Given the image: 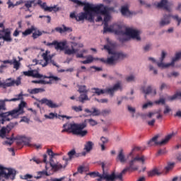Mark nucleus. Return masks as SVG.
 <instances>
[{
	"label": "nucleus",
	"mask_w": 181,
	"mask_h": 181,
	"mask_svg": "<svg viewBox=\"0 0 181 181\" xmlns=\"http://www.w3.org/2000/svg\"><path fill=\"white\" fill-rule=\"evenodd\" d=\"M18 99H4L0 100V124L4 125L6 121H11L12 118H18L19 115H23L25 114V110L23 108L26 107V102L21 101V103L18 105V107L13 110L8 112H1V111H6V104L5 103H11L15 102Z\"/></svg>",
	"instance_id": "1"
},
{
	"label": "nucleus",
	"mask_w": 181,
	"mask_h": 181,
	"mask_svg": "<svg viewBox=\"0 0 181 181\" xmlns=\"http://www.w3.org/2000/svg\"><path fill=\"white\" fill-rule=\"evenodd\" d=\"M86 127V122L80 124L66 123L63 125V128L64 129L62 131V132H71V134H73L74 135L83 137L88 134V131L83 130Z\"/></svg>",
	"instance_id": "2"
},
{
	"label": "nucleus",
	"mask_w": 181,
	"mask_h": 181,
	"mask_svg": "<svg viewBox=\"0 0 181 181\" xmlns=\"http://www.w3.org/2000/svg\"><path fill=\"white\" fill-rule=\"evenodd\" d=\"M115 35H118L119 36H122L119 37V41L122 43L124 42H128L132 39H136V40H141V37H139V30L132 29L131 28H127L125 31L119 29L114 30Z\"/></svg>",
	"instance_id": "3"
},
{
	"label": "nucleus",
	"mask_w": 181,
	"mask_h": 181,
	"mask_svg": "<svg viewBox=\"0 0 181 181\" xmlns=\"http://www.w3.org/2000/svg\"><path fill=\"white\" fill-rule=\"evenodd\" d=\"M139 147H134L132 152L129 153V156H132V159L128 161V167H126L123 172H134L135 170H138V166L136 165L137 162H141V163H145V156H136V157H134V152L135 151H139Z\"/></svg>",
	"instance_id": "4"
},
{
	"label": "nucleus",
	"mask_w": 181,
	"mask_h": 181,
	"mask_svg": "<svg viewBox=\"0 0 181 181\" xmlns=\"http://www.w3.org/2000/svg\"><path fill=\"white\" fill-rule=\"evenodd\" d=\"M7 141H5L3 142V145H12L13 144V141H16L19 139V141H17V145L21 146L22 144L25 145V146H29L30 148H36V149H40L42 148V146L37 145V144H30V139L29 137L20 136L18 137H13V134H12L11 137H6Z\"/></svg>",
	"instance_id": "5"
},
{
	"label": "nucleus",
	"mask_w": 181,
	"mask_h": 181,
	"mask_svg": "<svg viewBox=\"0 0 181 181\" xmlns=\"http://www.w3.org/2000/svg\"><path fill=\"white\" fill-rule=\"evenodd\" d=\"M83 11L85 12L81 13L79 16H77V22H80V21H88L90 23H94V8L95 6L94 4H91L90 3H87L85 6H83Z\"/></svg>",
	"instance_id": "6"
},
{
	"label": "nucleus",
	"mask_w": 181,
	"mask_h": 181,
	"mask_svg": "<svg viewBox=\"0 0 181 181\" xmlns=\"http://www.w3.org/2000/svg\"><path fill=\"white\" fill-rule=\"evenodd\" d=\"M93 11H94V13L96 15L104 16V19H103L104 24L108 23V22H110V20L111 19V16L110 15L108 8L104 6V4H99V5L95 6Z\"/></svg>",
	"instance_id": "7"
},
{
	"label": "nucleus",
	"mask_w": 181,
	"mask_h": 181,
	"mask_svg": "<svg viewBox=\"0 0 181 181\" xmlns=\"http://www.w3.org/2000/svg\"><path fill=\"white\" fill-rule=\"evenodd\" d=\"M166 57V52L165 51H162L161 52V57L160 58V62H157V66L159 67H161L162 69H165L166 67H170V66H175V62H177V60H180L181 59V52H177L175 54V57L172 59V62L168 64H163V60H165V58Z\"/></svg>",
	"instance_id": "8"
},
{
	"label": "nucleus",
	"mask_w": 181,
	"mask_h": 181,
	"mask_svg": "<svg viewBox=\"0 0 181 181\" xmlns=\"http://www.w3.org/2000/svg\"><path fill=\"white\" fill-rule=\"evenodd\" d=\"M42 57L45 62H43V60H40V64L42 67H46L49 66L50 63L55 66V67H59V65H57L56 62H54V60L53 59V57H54V54H50V51L46 50L45 52L42 53Z\"/></svg>",
	"instance_id": "9"
},
{
	"label": "nucleus",
	"mask_w": 181,
	"mask_h": 181,
	"mask_svg": "<svg viewBox=\"0 0 181 181\" xmlns=\"http://www.w3.org/2000/svg\"><path fill=\"white\" fill-rule=\"evenodd\" d=\"M106 42L102 50H107L108 54H112L111 57L106 59V64H114V42L110 40V38H107Z\"/></svg>",
	"instance_id": "10"
},
{
	"label": "nucleus",
	"mask_w": 181,
	"mask_h": 181,
	"mask_svg": "<svg viewBox=\"0 0 181 181\" xmlns=\"http://www.w3.org/2000/svg\"><path fill=\"white\" fill-rule=\"evenodd\" d=\"M173 136H175V133L168 134L161 141H158V138H159V135H156L150 141H148V146H153V145H160V146H162L163 145H166V144L169 142V140Z\"/></svg>",
	"instance_id": "11"
},
{
	"label": "nucleus",
	"mask_w": 181,
	"mask_h": 181,
	"mask_svg": "<svg viewBox=\"0 0 181 181\" xmlns=\"http://www.w3.org/2000/svg\"><path fill=\"white\" fill-rule=\"evenodd\" d=\"M47 153L49 156V164L52 170H54V172H57V170L63 169V165L59 163H54V162L53 161V158H54L55 156H59V153L53 152V151L50 148L47 149Z\"/></svg>",
	"instance_id": "12"
},
{
	"label": "nucleus",
	"mask_w": 181,
	"mask_h": 181,
	"mask_svg": "<svg viewBox=\"0 0 181 181\" xmlns=\"http://www.w3.org/2000/svg\"><path fill=\"white\" fill-rule=\"evenodd\" d=\"M0 39H3L4 42H12L11 30H9V28H5V25H4L3 23H0Z\"/></svg>",
	"instance_id": "13"
},
{
	"label": "nucleus",
	"mask_w": 181,
	"mask_h": 181,
	"mask_svg": "<svg viewBox=\"0 0 181 181\" xmlns=\"http://www.w3.org/2000/svg\"><path fill=\"white\" fill-rule=\"evenodd\" d=\"M33 33V35H32ZM23 36L26 37L29 35H32L33 39H37L40 36H42V31L37 30L35 25H31L30 28H27L24 32L22 33Z\"/></svg>",
	"instance_id": "14"
},
{
	"label": "nucleus",
	"mask_w": 181,
	"mask_h": 181,
	"mask_svg": "<svg viewBox=\"0 0 181 181\" xmlns=\"http://www.w3.org/2000/svg\"><path fill=\"white\" fill-rule=\"evenodd\" d=\"M100 165L102 166L103 174L98 176L99 178L97 179V181H103V179L106 181H114V171L112 172L111 175L105 173V165H107V163L100 162Z\"/></svg>",
	"instance_id": "15"
},
{
	"label": "nucleus",
	"mask_w": 181,
	"mask_h": 181,
	"mask_svg": "<svg viewBox=\"0 0 181 181\" xmlns=\"http://www.w3.org/2000/svg\"><path fill=\"white\" fill-rule=\"evenodd\" d=\"M20 86L21 78H18L17 80H12V78H7L5 81L0 80V88L6 89L8 87H13V86Z\"/></svg>",
	"instance_id": "16"
},
{
	"label": "nucleus",
	"mask_w": 181,
	"mask_h": 181,
	"mask_svg": "<svg viewBox=\"0 0 181 181\" xmlns=\"http://www.w3.org/2000/svg\"><path fill=\"white\" fill-rule=\"evenodd\" d=\"M170 18H173V19H175L178 22L177 26L180 25L181 18H180L178 16L165 15L160 22V26H166V25H169V23H170Z\"/></svg>",
	"instance_id": "17"
},
{
	"label": "nucleus",
	"mask_w": 181,
	"mask_h": 181,
	"mask_svg": "<svg viewBox=\"0 0 181 181\" xmlns=\"http://www.w3.org/2000/svg\"><path fill=\"white\" fill-rule=\"evenodd\" d=\"M92 91L93 94H96V95H101V94H109L110 95H112L114 94V86L110 88H106L105 89H100L98 88H92Z\"/></svg>",
	"instance_id": "18"
},
{
	"label": "nucleus",
	"mask_w": 181,
	"mask_h": 181,
	"mask_svg": "<svg viewBox=\"0 0 181 181\" xmlns=\"http://www.w3.org/2000/svg\"><path fill=\"white\" fill-rule=\"evenodd\" d=\"M68 156L69 158L64 156L62 158L63 160H65L64 168H66L67 165H69V162H70V160L74 159V158H78L79 156H81V154L80 153H76L75 149H72L69 152H68Z\"/></svg>",
	"instance_id": "19"
},
{
	"label": "nucleus",
	"mask_w": 181,
	"mask_h": 181,
	"mask_svg": "<svg viewBox=\"0 0 181 181\" xmlns=\"http://www.w3.org/2000/svg\"><path fill=\"white\" fill-rule=\"evenodd\" d=\"M32 98H34V100H36V101H38V103H40V104H45V105H47V107H49V108H59V105L54 103L53 100L47 99L46 98L39 100L35 98V96H32Z\"/></svg>",
	"instance_id": "20"
},
{
	"label": "nucleus",
	"mask_w": 181,
	"mask_h": 181,
	"mask_svg": "<svg viewBox=\"0 0 181 181\" xmlns=\"http://www.w3.org/2000/svg\"><path fill=\"white\" fill-rule=\"evenodd\" d=\"M15 128V123H10L6 127L0 129V138H6V134H9Z\"/></svg>",
	"instance_id": "21"
},
{
	"label": "nucleus",
	"mask_w": 181,
	"mask_h": 181,
	"mask_svg": "<svg viewBox=\"0 0 181 181\" xmlns=\"http://www.w3.org/2000/svg\"><path fill=\"white\" fill-rule=\"evenodd\" d=\"M35 4L40 6V8L44 9L45 12H53V11L54 12H57V11H59V8H56V6L49 7L46 2L42 3V0H37V2Z\"/></svg>",
	"instance_id": "22"
},
{
	"label": "nucleus",
	"mask_w": 181,
	"mask_h": 181,
	"mask_svg": "<svg viewBox=\"0 0 181 181\" xmlns=\"http://www.w3.org/2000/svg\"><path fill=\"white\" fill-rule=\"evenodd\" d=\"M24 76L27 77H34V78H42V74H39L37 70H30L23 72Z\"/></svg>",
	"instance_id": "23"
},
{
	"label": "nucleus",
	"mask_w": 181,
	"mask_h": 181,
	"mask_svg": "<svg viewBox=\"0 0 181 181\" xmlns=\"http://www.w3.org/2000/svg\"><path fill=\"white\" fill-rule=\"evenodd\" d=\"M54 45H55L54 47L56 50H61V52L66 50V49L69 47V46H67L66 41L58 42L57 40H55V42L54 43Z\"/></svg>",
	"instance_id": "24"
},
{
	"label": "nucleus",
	"mask_w": 181,
	"mask_h": 181,
	"mask_svg": "<svg viewBox=\"0 0 181 181\" xmlns=\"http://www.w3.org/2000/svg\"><path fill=\"white\" fill-rule=\"evenodd\" d=\"M120 12L123 16H127V18L132 16V15H135V12L129 11L128 6H122Z\"/></svg>",
	"instance_id": "25"
},
{
	"label": "nucleus",
	"mask_w": 181,
	"mask_h": 181,
	"mask_svg": "<svg viewBox=\"0 0 181 181\" xmlns=\"http://www.w3.org/2000/svg\"><path fill=\"white\" fill-rule=\"evenodd\" d=\"M60 117L61 118H66V119H70V118H71L66 115H58L57 113L53 112H50L49 115H45V118H46V119H54V118H59L60 119Z\"/></svg>",
	"instance_id": "26"
},
{
	"label": "nucleus",
	"mask_w": 181,
	"mask_h": 181,
	"mask_svg": "<svg viewBox=\"0 0 181 181\" xmlns=\"http://www.w3.org/2000/svg\"><path fill=\"white\" fill-rule=\"evenodd\" d=\"M92 111L90 110V109L86 108L84 110L85 112L87 114H90V117H98L99 115H101V111L100 110L97 109V107H92Z\"/></svg>",
	"instance_id": "27"
},
{
	"label": "nucleus",
	"mask_w": 181,
	"mask_h": 181,
	"mask_svg": "<svg viewBox=\"0 0 181 181\" xmlns=\"http://www.w3.org/2000/svg\"><path fill=\"white\" fill-rule=\"evenodd\" d=\"M156 8L165 9V11H169V7H168V0H161L160 2L155 4Z\"/></svg>",
	"instance_id": "28"
},
{
	"label": "nucleus",
	"mask_w": 181,
	"mask_h": 181,
	"mask_svg": "<svg viewBox=\"0 0 181 181\" xmlns=\"http://www.w3.org/2000/svg\"><path fill=\"white\" fill-rule=\"evenodd\" d=\"M16 171L12 168H6V179H9L12 176V180L15 179Z\"/></svg>",
	"instance_id": "29"
},
{
	"label": "nucleus",
	"mask_w": 181,
	"mask_h": 181,
	"mask_svg": "<svg viewBox=\"0 0 181 181\" xmlns=\"http://www.w3.org/2000/svg\"><path fill=\"white\" fill-rule=\"evenodd\" d=\"M125 54H124L122 52H118L117 51L114 52V63L117 62H119V60H122V59H124Z\"/></svg>",
	"instance_id": "30"
},
{
	"label": "nucleus",
	"mask_w": 181,
	"mask_h": 181,
	"mask_svg": "<svg viewBox=\"0 0 181 181\" xmlns=\"http://www.w3.org/2000/svg\"><path fill=\"white\" fill-rule=\"evenodd\" d=\"M27 91L29 94H39V93H45L46 90L43 88H35L33 89H28Z\"/></svg>",
	"instance_id": "31"
},
{
	"label": "nucleus",
	"mask_w": 181,
	"mask_h": 181,
	"mask_svg": "<svg viewBox=\"0 0 181 181\" xmlns=\"http://www.w3.org/2000/svg\"><path fill=\"white\" fill-rule=\"evenodd\" d=\"M117 160H119L121 163H127V158L124 155V150L121 149L117 158Z\"/></svg>",
	"instance_id": "32"
},
{
	"label": "nucleus",
	"mask_w": 181,
	"mask_h": 181,
	"mask_svg": "<svg viewBox=\"0 0 181 181\" xmlns=\"http://www.w3.org/2000/svg\"><path fill=\"white\" fill-rule=\"evenodd\" d=\"M161 175H162V173L159 171V170L156 168L148 172V176L149 177H153V176H160Z\"/></svg>",
	"instance_id": "33"
},
{
	"label": "nucleus",
	"mask_w": 181,
	"mask_h": 181,
	"mask_svg": "<svg viewBox=\"0 0 181 181\" xmlns=\"http://www.w3.org/2000/svg\"><path fill=\"white\" fill-rule=\"evenodd\" d=\"M79 103L84 104L86 101H90V98H88V93H81L79 97L78 98Z\"/></svg>",
	"instance_id": "34"
},
{
	"label": "nucleus",
	"mask_w": 181,
	"mask_h": 181,
	"mask_svg": "<svg viewBox=\"0 0 181 181\" xmlns=\"http://www.w3.org/2000/svg\"><path fill=\"white\" fill-rule=\"evenodd\" d=\"M127 172H124V170L120 173H114V181H124V175Z\"/></svg>",
	"instance_id": "35"
},
{
	"label": "nucleus",
	"mask_w": 181,
	"mask_h": 181,
	"mask_svg": "<svg viewBox=\"0 0 181 181\" xmlns=\"http://www.w3.org/2000/svg\"><path fill=\"white\" fill-rule=\"evenodd\" d=\"M141 90H142V92L144 94H146V95H148V94H151V93H152V90H153L154 95L156 94V89H153L152 86H148L147 88L142 87Z\"/></svg>",
	"instance_id": "36"
},
{
	"label": "nucleus",
	"mask_w": 181,
	"mask_h": 181,
	"mask_svg": "<svg viewBox=\"0 0 181 181\" xmlns=\"http://www.w3.org/2000/svg\"><path fill=\"white\" fill-rule=\"evenodd\" d=\"M78 93L79 94H86L88 93V90H87V86L86 85H78Z\"/></svg>",
	"instance_id": "37"
},
{
	"label": "nucleus",
	"mask_w": 181,
	"mask_h": 181,
	"mask_svg": "<svg viewBox=\"0 0 181 181\" xmlns=\"http://www.w3.org/2000/svg\"><path fill=\"white\" fill-rule=\"evenodd\" d=\"M35 0H28L25 1V8H27L28 11H29V9H30V8H32V5H33L34 8H35V6H37V4H35Z\"/></svg>",
	"instance_id": "38"
},
{
	"label": "nucleus",
	"mask_w": 181,
	"mask_h": 181,
	"mask_svg": "<svg viewBox=\"0 0 181 181\" xmlns=\"http://www.w3.org/2000/svg\"><path fill=\"white\" fill-rule=\"evenodd\" d=\"M100 58H94L93 56H88L86 58V60L82 61V64H90V63H93L94 60H100Z\"/></svg>",
	"instance_id": "39"
},
{
	"label": "nucleus",
	"mask_w": 181,
	"mask_h": 181,
	"mask_svg": "<svg viewBox=\"0 0 181 181\" xmlns=\"http://www.w3.org/2000/svg\"><path fill=\"white\" fill-rule=\"evenodd\" d=\"M93 146H94V143L93 141H87L84 146V150L86 152H90L93 150Z\"/></svg>",
	"instance_id": "40"
},
{
	"label": "nucleus",
	"mask_w": 181,
	"mask_h": 181,
	"mask_svg": "<svg viewBox=\"0 0 181 181\" xmlns=\"http://www.w3.org/2000/svg\"><path fill=\"white\" fill-rule=\"evenodd\" d=\"M77 52H78V49H74V48H71V49L66 48L64 49V54H68V56H71V54H76Z\"/></svg>",
	"instance_id": "41"
},
{
	"label": "nucleus",
	"mask_w": 181,
	"mask_h": 181,
	"mask_svg": "<svg viewBox=\"0 0 181 181\" xmlns=\"http://www.w3.org/2000/svg\"><path fill=\"white\" fill-rule=\"evenodd\" d=\"M37 175L38 176L36 177V179H42V177H45V176H50V175H49V173H47V171L46 170L38 171L37 173Z\"/></svg>",
	"instance_id": "42"
},
{
	"label": "nucleus",
	"mask_w": 181,
	"mask_h": 181,
	"mask_svg": "<svg viewBox=\"0 0 181 181\" xmlns=\"http://www.w3.org/2000/svg\"><path fill=\"white\" fill-rule=\"evenodd\" d=\"M83 122H86V128H87V122H89L91 127H95V125H98V122L93 119H85Z\"/></svg>",
	"instance_id": "43"
},
{
	"label": "nucleus",
	"mask_w": 181,
	"mask_h": 181,
	"mask_svg": "<svg viewBox=\"0 0 181 181\" xmlns=\"http://www.w3.org/2000/svg\"><path fill=\"white\" fill-rule=\"evenodd\" d=\"M122 90V83L118 81L114 85V91H121Z\"/></svg>",
	"instance_id": "44"
},
{
	"label": "nucleus",
	"mask_w": 181,
	"mask_h": 181,
	"mask_svg": "<svg viewBox=\"0 0 181 181\" xmlns=\"http://www.w3.org/2000/svg\"><path fill=\"white\" fill-rule=\"evenodd\" d=\"M23 97H29V94H23V92H21V93L17 95V98H14L12 99L16 100V101H19V100H23Z\"/></svg>",
	"instance_id": "45"
},
{
	"label": "nucleus",
	"mask_w": 181,
	"mask_h": 181,
	"mask_svg": "<svg viewBox=\"0 0 181 181\" xmlns=\"http://www.w3.org/2000/svg\"><path fill=\"white\" fill-rule=\"evenodd\" d=\"M108 32H114V29L108 27V23H105L103 28V33H107Z\"/></svg>",
	"instance_id": "46"
},
{
	"label": "nucleus",
	"mask_w": 181,
	"mask_h": 181,
	"mask_svg": "<svg viewBox=\"0 0 181 181\" xmlns=\"http://www.w3.org/2000/svg\"><path fill=\"white\" fill-rule=\"evenodd\" d=\"M32 83H34V84H50V81H46L45 80L32 81Z\"/></svg>",
	"instance_id": "47"
},
{
	"label": "nucleus",
	"mask_w": 181,
	"mask_h": 181,
	"mask_svg": "<svg viewBox=\"0 0 181 181\" xmlns=\"http://www.w3.org/2000/svg\"><path fill=\"white\" fill-rule=\"evenodd\" d=\"M175 168V163H169L168 165L165 168V172L168 173L169 170H172Z\"/></svg>",
	"instance_id": "48"
},
{
	"label": "nucleus",
	"mask_w": 181,
	"mask_h": 181,
	"mask_svg": "<svg viewBox=\"0 0 181 181\" xmlns=\"http://www.w3.org/2000/svg\"><path fill=\"white\" fill-rule=\"evenodd\" d=\"M71 2H74V4H76L79 6H84L86 4H87L86 2H83L80 0H70Z\"/></svg>",
	"instance_id": "49"
},
{
	"label": "nucleus",
	"mask_w": 181,
	"mask_h": 181,
	"mask_svg": "<svg viewBox=\"0 0 181 181\" xmlns=\"http://www.w3.org/2000/svg\"><path fill=\"white\" fill-rule=\"evenodd\" d=\"M177 97H181V92L175 93L173 96H169L168 100L170 101H173V100H176V98H177Z\"/></svg>",
	"instance_id": "50"
},
{
	"label": "nucleus",
	"mask_w": 181,
	"mask_h": 181,
	"mask_svg": "<svg viewBox=\"0 0 181 181\" xmlns=\"http://www.w3.org/2000/svg\"><path fill=\"white\" fill-rule=\"evenodd\" d=\"M13 64L16 70H19V67H21V62H19V61L13 59Z\"/></svg>",
	"instance_id": "51"
},
{
	"label": "nucleus",
	"mask_w": 181,
	"mask_h": 181,
	"mask_svg": "<svg viewBox=\"0 0 181 181\" xmlns=\"http://www.w3.org/2000/svg\"><path fill=\"white\" fill-rule=\"evenodd\" d=\"M75 112H81V111H83V107L82 106H72L71 107Z\"/></svg>",
	"instance_id": "52"
},
{
	"label": "nucleus",
	"mask_w": 181,
	"mask_h": 181,
	"mask_svg": "<svg viewBox=\"0 0 181 181\" xmlns=\"http://www.w3.org/2000/svg\"><path fill=\"white\" fill-rule=\"evenodd\" d=\"M0 177H5V179H6V168H0Z\"/></svg>",
	"instance_id": "53"
},
{
	"label": "nucleus",
	"mask_w": 181,
	"mask_h": 181,
	"mask_svg": "<svg viewBox=\"0 0 181 181\" xmlns=\"http://www.w3.org/2000/svg\"><path fill=\"white\" fill-rule=\"evenodd\" d=\"M64 33L66 32H68V33H70L71 32H73V28L70 27H66L65 25H62Z\"/></svg>",
	"instance_id": "54"
},
{
	"label": "nucleus",
	"mask_w": 181,
	"mask_h": 181,
	"mask_svg": "<svg viewBox=\"0 0 181 181\" xmlns=\"http://www.w3.org/2000/svg\"><path fill=\"white\" fill-rule=\"evenodd\" d=\"M54 32H58V33H64V30L61 27H57L54 28V30H52V33H54Z\"/></svg>",
	"instance_id": "55"
},
{
	"label": "nucleus",
	"mask_w": 181,
	"mask_h": 181,
	"mask_svg": "<svg viewBox=\"0 0 181 181\" xmlns=\"http://www.w3.org/2000/svg\"><path fill=\"white\" fill-rule=\"evenodd\" d=\"M110 112H111V110L105 109V110H102V112H100V115H103V117H105V116L108 115V114H110Z\"/></svg>",
	"instance_id": "56"
},
{
	"label": "nucleus",
	"mask_w": 181,
	"mask_h": 181,
	"mask_svg": "<svg viewBox=\"0 0 181 181\" xmlns=\"http://www.w3.org/2000/svg\"><path fill=\"white\" fill-rule=\"evenodd\" d=\"M95 101H97V103H100L101 104H107V103H108V99H98L95 98Z\"/></svg>",
	"instance_id": "57"
},
{
	"label": "nucleus",
	"mask_w": 181,
	"mask_h": 181,
	"mask_svg": "<svg viewBox=\"0 0 181 181\" xmlns=\"http://www.w3.org/2000/svg\"><path fill=\"white\" fill-rule=\"evenodd\" d=\"M89 176H91L93 177H98L101 174H100V173L97 172H91L87 174Z\"/></svg>",
	"instance_id": "58"
},
{
	"label": "nucleus",
	"mask_w": 181,
	"mask_h": 181,
	"mask_svg": "<svg viewBox=\"0 0 181 181\" xmlns=\"http://www.w3.org/2000/svg\"><path fill=\"white\" fill-rule=\"evenodd\" d=\"M165 103V100L164 98H160L158 100L155 101V104H157L158 105H159L160 104H162V105H164Z\"/></svg>",
	"instance_id": "59"
},
{
	"label": "nucleus",
	"mask_w": 181,
	"mask_h": 181,
	"mask_svg": "<svg viewBox=\"0 0 181 181\" xmlns=\"http://www.w3.org/2000/svg\"><path fill=\"white\" fill-rule=\"evenodd\" d=\"M85 170H86V167L81 165L78 168L77 172L78 173H81V175H83V173L84 172Z\"/></svg>",
	"instance_id": "60"
},
{
	"label": "nucleus",
	"mask_w": 181,
	"mask_h": 181,
	"mask_svg": "<svg viewBox=\"0 0 181 181\" xmlns=\"http://www.w3.org/2000/svg\"><path fill=\"white\" fill-rule=\"evenodd\" d=\"M152 105H153V103L152 102H148L143 105L142 107L144 110H146L147 107H152Z\"/></svg>",
	"instance_id": "61"
},
{
	"label": "nucleus",
	"mask_w": 181,
	"mask_h": 181,
	"mask_svg": "<svg viewBox=\"0 0 181 181\" xmlns=\"http://www.w3.org/2000/svg\"><path fill=\"white\" fill-rule=\"evenodd\" d=\"M126 80L128 82L134 81V80H135V76H134L133 75H131L129 76H127L126 78Z\"/></svg>",
	"instance_id": "62"
},
{
	"label": "nucleus",
	"mask_w": 181,
	"mask_h": 181,
	"mask_svg": "<svg viewBox=\"0 0 181 181\" xmlns=\"http://www.w3.org/2000/svg\"><path fill=\"white\" fill-rule=\"evenodd\" d=\"M49 78H51L54 81H59V80H60V78L59 77L54 76L52 74H50V76H49Z\"/></svg>",
	"instance_id": "63"
},
{
	"label": "nucleus",
	"mask_w": 181,
	"mask_h": 181,
	"mask_svg": "<svg viewBox=\"0 0 181 181\" xmlns=\"http://www.w3.org/2000/svg\"><path fill=\"white\" fill-rule=\"evenodd\" d=\"M7 5H8V9H11V8H15V4H13V3H12V1H11V0H8L7 1Z\"/></svg>",
	"instance_id": "64"
}]
</instances>
